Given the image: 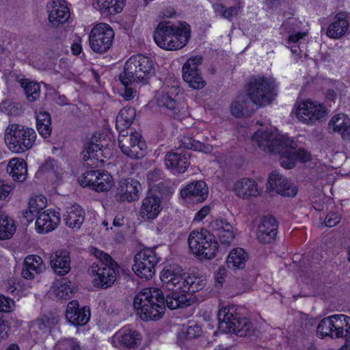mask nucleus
<instances>
[{
	"instance_id": "1",
	"label": "nucleus",
	"mask_w": 350,
	"mask_h": 350,
	"mask_svg": "<svg viewBox=\"0 0 350 350\" xmlns=\"http://www.w3.org/2000/svg\"><path fill=\"white\" fill-rule=\"evenodd\" d=\"M252 140L265 152L280 154V165L285 169H292L299 160L307 162L310 154L304 149H298L297 144L287 136L281 135L276 129L257 131Z\"/></svg>"
},
{
	"instance_id": "2",
	"label": "nucleus",
	"mask_w": 350,
	"mask_h": 350,
	"mask_svg": "<svg viewBox=\"0 0 350 350\" xmlns=\"http://www.w3.org/2000/svg\"><path fill=\"white\" fill-rule=\"evenodd\" d=\"M133 307L143 321H157L165 313L164 295L159 288H145L133 299Z\"/></svg>"
},
{
	"instance_id": "3",
	"label": "nucleus",
	"mask_w": 350,
	"mask_h": 350,
	"mask_svg": "<svg viewBox=\"0 0 350 350\" xmlns=\"http://www.w3.org/2000/svg\"><path fill=\"white\" fill-rule=\"evenodd\" d=\"M219 328L225 333H232L239 337L251 336L254 332L252 323L237 312L234 307H225L218 312Z\"/></svg>"
},
{
	"instance_id": "4",
	"label": "nucleus",
	"mask_w": 350,
	"mask_h": 350,
	"mask_svg": "<svg viewBox=\"0 0 350 350\" xmlns=\"http://www.w3.org/2000/svg\"><path fill=\"white\" fill-rule=\"evenodd\" d=\"M95 256L99 259L92 264L91 273L95 276V286L107 288L111 286L116 280L118 265L107 253L95 250Z\"/></svg>"
},
{
	"instance_id": "5",
	"label": "nucleus",
	"mask_w": 350,
	"mask_h": 350,
	"mask_svg": "<svg viewBox=\"0 0 350 350\" xmlns=\"http://www.w3.org/2000/svg\"><path fill=\"white\" fill-rule=\"evenodd\" d=\"M187 241L189 250L201 259L213 258L218 250L215 235L206 229L191 231Z\"/></svg>"
},
{
	"instance_id": "6",
	"label": "nucleus",
	"mask_w": 350,
	"mask_h": 350,
	"mask_svg": "<svg viewBox=\"0 0 350 350\" xmlns=\"http://www.w3.org/2000/svg\"><path fill=\"white\" fill-rule=\"evenodd\" d=\"M36 139V131L29 127L12 124L5 131V140L10 150L22 153L31 148Z\"/></svg>"
},
{
	"instance_id": "7",
	"label": "nucleus",
	"mask_w": 350,
	"mask_h": 350,
	"mask_svg": "<svg viewBox=\"0 0 350 350\" xmlns=\"http://www.w3.org/2000/svg\"><path fill=\"white\" fill-rule=\"evenodd\" d=\"M275 80L271 77L253 76L246 86L247 96L259 106L269 104L275 96Z\"/></svg>"
},
{
	"instance_id": "8",
	"label": "nucleus",
	"mask_w": 350,
	"mask_h": 350,
	"mask_svg": "<svg viewBox=\"0 0 350 350\" xmlns=\"http://www.w3.org/2000/svg\"><path fill=\"white\" fill-rule=\"evenodd\" d=\"M118 145L122 152L131 159L143 157L146 148L142 135L133 129L120 131Z\"/></svg>"
},
{
	"instance_id": "9",
	"label": "nucleus",
	"mask_w": 350,
	"mask_h": 350,
	"mask_svg": "<svg viewBox=\"0 0 350 350\" xmlns=\"http://www.w3.org/2000/svg\"><path fill=\"white\" fill-rule=\"evenodd\" d=\"M159 261L154 250L146 248L135 254L132 270L140 278L150 280L154 275L155 266Z\"/></svg>"
},
{
	"instance_id": "10",
	"label": "nucleus",
	"mask_w": 350,
	"mask_h": 350,
	"mask_svg": "<svg viewBox=\"0 0 350 350\" xmlns=\"http://www.w3.org/2000/svg\"><path fill=\"white\" fill-rule=\"evenodd\" d=\"M114 31L109 25L100 23L96 25L89 34V45L97 53L107 52L112 46Z\"/></svg>"
},
{
	"instance_id": "11",
	"label": "nucleus",
	"mask_w": 350,
	"mask_h": 350,
	"mask_svg": "<svg viewBox=\"0 0 350 350\" xmlns=\"http://www.w3.org/2000/svg\"><path fill=\"white\" fill-rule=\"evenodd\" d=\"M82 187H91L96 191L110 189L113 184L111 175L106 171L90 170L84 172L79 178Z\"/></svg>"
},
{
	"instance_id": "12",
	"label": "nucleus",
	"mask_w": 350,
	"mask_h": 350,
	"mask_svg": "<svg viewBox=\"0 0 350 350\" xmlns=\"http://www.w3.org/2000/svg\"><path fill=\"white\" fill-rule=\"evenodd\" d=\"M202 62L201 56H195L188 59L183 66V78L193 89H202L206 84L199 68Z\"/></svg>"
},
{
	"instance_id": "13",
	"label": "nucleus",
	"mask_w": 350,
	"mask_h": 350,
	"mask_svg": "<svg viewBox=\"0 0 350 350\" xmlns=\"http://www.w3.org/2000/svg\"><path fill=\"white\" fill-rule=\"evenodd\" d=\"M142 186L139 181L133 178H126L119 182L116 189L115 199L120 202H131L137 200Z\"/></svg>"
},
{
	"instance_id": "14",
	"label": "nucleus",
	"mask_w": 350,
	"mask_h": 350,
	"mask_svg": "<svg viewBox=\"0 0 350 350\" xmlns=\"http://www.w3.org/2000/svg\"><path fill=\"white\" fill-rule=\"evenodd\" d=\"M208 195V186L202 180L193 181L180 191L182 198L188 203H201L206 200Z\"/></svg>"
},
{
	"instance_id": "15",
	"label": "nucleus",
	"mask_w": 350,
	"mask_h": 350,
	"mask_svg": "<svg viewBox=\"0 0 350 350\" xmlns=\"http://www.w3.org/2000/svg\"><path fill=\"white\" fill-rule=\"evenodd\" d=\"M190 154L180 148L168 152L165 157L166 167L173 173L183 174L190 165Z\"/></svg>"
},
{
	"instance_id": "16",
	"label": "nucleus",
	"mask_w": 350,
	"mask_h": 350,
	"mask_svg": "<svg viewBox=\"0 0 350 350\" xmlns=\"http://www.w3.org/2000/svg\"><path fill=\"white\" fill-rule=\"evenodd\" d=\"M326 115L325 109L319 104L306 100L297 109V117L302 122L312 124Z\"/></svg>"
},
{
	"instance_id": "17",
	"label": "nucleus",
	"mask_w": 350,
	"mask_h": 350,
	"mask_svg": "<svg viewBox=\"0 0 350 350\" xmlns=\"http://www.w3.org/2000/svg\"><path fill=\"white\" fill-rule=\"evenodd\" d=\"M142 338L138 332L124 327L113 335L111 342L118 348L136 349L141 344Z\"/></svg>"
},
{
	"instance_id": "18",
	"label": "nucleus",
	"mask_w": 350,
	"mask_h": 350,
	"mask_svg": "<svg viewBox=\"0 0 350 350\" xmlns=\"http://www.w3.org/2000/svg\"><path fill=\"white\" fill-rule=\"evenodd\" d=\"M185 276L183 269L174 264L165 267L161 273L160 278L164 288L173 291L174 288L180 289Z\"/></svg>"
},
{
	"instance_id": "19",
	"label": "nucleus",
	"mask_w": 350,
	"mask_h": 350,
	"mask_svg": "<svg viewBox=\"0 0 350 350\" xmlns=\"http://www.w3.org/2000/svg\"><path fill=\"white\" fill-rule=\"evenodd\" d=\"M49 21L53 26L66 23L70 17V10L63 0H51L47 4Z\"/></svg>"
},
{
	"instance_id": "20",
	"label": "nucleus",
	"mask_w": 350,
	"mask_h": 350,
	"mask_svg": "<svg viewBox=\"0 0 350 350\" xmlns=\"http://www.w3.org/2000/svg\"><path fill=\"white\" fill-rule=\"evenodd\" d=\"M268 183L271 190L282 196L293 197L297 194V187L276 171L269 174Z\"/></svg>"
},
{
	"instance_id": "21",
	"label": "nucleus",
	"mask_w": 350,
	"mask_h": 350,
	"mask_svg": "<svg viewBox=\"0 0 350 350\" xmlns=\"http://www.w3.org/2000/svg\"><path fill=\"white\" fill-rule=\"evenodd\" d=\"M278 233V222L272 216L263 217L258 226L257 239L262 243H271Z\"/></svg>"
},
{
	"instance_id": "22",
	"label": "nucleus",
	"mask_w": 350,
	"mask_h": 350,
	"mask_svg": "<svg viewBox=\"0 0 350 350\" xmlns=\"http://www.w3.org/2000/svg\"><path fill=\"white\" fill-rule=\"evenodd\" d=\"M66 317L74 325H83L90 320V310L87 306L80 308L79 302L73 300L67 306Z\"/></svg>"
},
{
	"instance_id": "23",
	"label": "nucleus",
	"mask_w": 350,
	"mask_h": 350,
	"mask_svg": "<svg viewBox=\"0 0 350 350\" xmlns=\"http://www.w3.org/2000/svg\"><path fill=\"white\" fill-rule=\"evenodd\" d=\"M211 230L218 237L221 244L228 245L234 239L232 224L225 219H216L210 223Z\"/></svg>"
},
{
	"instance_id": "24",
	"label": "nucleus",
	"mask_w": 350,
	"mask_h": 350,
	"mask_svg": "<svg viewBox=\"0 0 350 350\" xmlns=\"http://www.w3.org/2000/svg\"><path fill=\"white\" fill-rule=\"evenodd\" d=\"M162 210L160 197L154 194L148 195L142 202L140 216L146 220L154 219Z\"/></svg>"
},
{
	"instance_id": "25",
	"label": "nucleus",
	"mask_w": 350,
	"mask_h": 350,
	"mask_svg": "<svg viewBox=\"0 0 350 350\" xmlns=\"http://www.w3.org/2000/svg\"><path fill=\"white\" fill-rule=\"evenodd\" d=\"M60 222V213L58 211L48 209L37 216L36 226L40 233L52 231Z\"/></svg>"
},
{
	"instance_id": "26",
	"label": "nucleus",
	"mask_w": 350,
	"mask_h": 350,
	"mask_svg": "<svg viewBox=\"0 0 350 350\" xmlns=\"http://www.w3.org/2000/svg\"><path fill=\"white\" fill-rule=\"evenodd\" d=\"M177 30H178L177 24L170 21L160 22L156 27L153 36L156 44L164 49L167 43L172 39L173 33Z\"/></svg>"
},
{
	"instance_id": "27",
	"label": "nucleus",
	"mask_w": 350,
	"mask_h": 350,
	"mask_svg": "<svg viewBox=\"0 0 350 350\" xmlns=\"http://www.w3.org/2000/svg\"><path fill=\"white\" fill-rule=\"evenodd\" d=\"M177 30H178L177 24L170 21L160 22L156 27L153 36L156 44L164 49L167 43L172 39L173 33Z\"/></svg>"
},
{
	"instance_id": "28",
	"label": "nucleus",
	"mask_w": 350,
	"mask_h": 350,
	"mask_svg": "<svg viewBox=\"0 0 350 350\" xmlns=\"http://www.w3.org/2000/svg\"><path fill=\"white\" fill-rule=\"evenodd\" d=\"M178 30L173 33L172 37L167 43L164 49L173 51L178 50L185 46L191 36L190 26L186 23H177Z\"/></svg>"
},
{
	"instance_id": "29",
	"label": "nucleus",
	"mask_w": 350,
	"mask_h": 350,
	"mask_svg": "<svg viewBox=\"0 0 350 350\" xmlns=\"http://www.w3.org/2000/svg\"><path fill=\"white\" fill-rule=\"evenodd\" d=\"M158 105L167 110L169 116L174 118H181L187 116V111L185 105L177 103L168 93L163 94L158 98Z\"/></svg>"
},
{
	"instance_id": "30",
	"label": "nucleus",
	"mask_w": 350,
	"mask_h": 350,
	"mask_svg": "<svg viewBox=\"0 0 350 350\" xmlns=\"http://www.w3.org/2000/svg\"><path fill=\"white\" fill-rule=\"evenodd\" d=\"M44 270L45 265L40 256L29 255L24 260L21 275L25 279L31 280Z\"/></svg>"
},
{
	"instance_id": "31",
	"label": "nucleus",
	"mask_w": 350,
	"mask_h": 350,
	"mask_svg": "<svg viewBox=\"0 0 350 350\" xmlns=\"http://www.w3.org/2000/svg\"><path fill=\"white\" fill-rule=\"evenodd\" d=\"M232 190L238 197L245 199L258 196L260 193L256 181L247 178H243L236 181Z\"/></svg>"
},
{
	"instance_id": "32",
	"label": "nucleus",
	"mask_w": 350,
	"mask_h": 350,
	"mask_svg": "<svg viewBox=\"0 0 350 350\" xmlns=\"http://www.w3.org/2000/svg\"><path fill=\"white\" fill-rule=\"evenodd\" d=\"M51 266L59 275H64L70 271V252L67 250H58L50 256Z\"/></svg>"
},
{
	"instance_id": "33",
	"label": "nucleus",
	"mask_w": 350,
	"mask_h": 350,
	"mask_svg": "<svg viewBox=\"0 0 350 350\" xmlns=\"http://www.w3.org/2000/svg\"><path fill=\"white\" fill-rule=\"evenodd\" d=\"M139 65L137 55L131 57L125 63L124 71L119 79L123 85L139 82Z\"/></svg>"
},
{
	"instance_id": "34",
	"label": "nucleus",
	"mask_w": 350,
	"mask_h": 350,
	"mask_svg": "<svg viewBox=\"0 0 350 350\" xmlns=\"http://www.w3.org/2000/svg\"><path fill=\"white\" fill-rule=\"evenodd\" d=\"M328 128L333 132L340 133L344 139L350 137V119L345 113L334 116L329 122Z\"/></svg>"
},
{
	"instance_id": "35",
	"label": "nucleus",
	"mask_w": 350,
	"mask_h": 350,
	"mask_svg": "<svg viewBox=\"0 0 350 350\" xmlns=\"http://www.w3.org/2000/svg\"><path fill=\"white\" fill-rule=\"evenodd\" d=\"M349 29V22L344 14L336 15L334 21L327 29V36L331 38H340L345 34Z\"/></svg>"
},
{
	"instance_id": "36",
	"label": "nucleus",
	"mask_w": 350,
	"mask_h": 350,
	"mask_svg": "<svg viewBox=\"0 0 350 350\" xmlns=\"http://www.w3.org/2000/svg\"><path fill=\"white\" fill-rule=\"evenodd\" d=\"M332 326L331 329L332 338H342L345 333H350V317L345 314L332 315Z\"/></svg>"
},
{
	"instance_id": "37",
	"label": "nucleus",
	"mask_w": 350,
	"mask_h": 350,
	"mask_svg": "<svg viewBox=\"0 0 350 350\" xmlns=\"http://www.w3.org/2000/svg\"><path fill=\"white\" fill-rule=\"evenodd\" d=\"M62 169L53 159H48L39 168L38 174L42 178L51 182L59 180L62 174Z\"/></svg>"
},
{
	"instance_id": "38",
	"label": "nucleus",
	"mask_w": 350,
	"mask_h": 350,
	"mask_svg": "<svg viewBox=\"0 0 350 350\" xmlns=\"http://www.w3.org/2000/svg\"><path fill=\"white\" fill-rule=\"evenodd\" d=\"M103 151L99 145L90 143L85 145L83 152V159L86 162L87 165L98 166L99 163L105 162Z\"/></svg>"
},
{
	"instance_id": "39",
	"label": "nucleus",
	"mask_w": 350,
	"mask_h": 350,
	"mask_svg": "<svg viewBox=\"0 0 350 350\" xmlns=\"http://www.w3.org/2000/svg\"><path fill=\"white\" fill-rule=\"evenodd\" d=\"M301 23L295 18L291 17L287 18L281 27L282 29L286 30L289 33L288 44H297L305 36L306 33L298 31L301 28Z\"/></svg>"
},
{
	"instance_id": "40",
	"label": "nucleus",
	"mask_w": 350,
	"mask_h": 350,
	"mask_svg": "<svg viewBox=\"0 0 350 350\" xmlns=\"http://www.w3.org/2000/svg\"><path fill=\"white\" fill-rule=\"evenodd\" d=\"M85 219L83 209L77 204L67 208V215H64L66 225L71 228L79 229Z\"/></svg>"
},
{
	"instance_id": "41",
	"label": "nucleus",
	"mask_w": 350,
	"mask_h": 350,
	"mask_svg": "<svg viewBox=\"0 0 350 350\" xmlns=\"http://www.w3.org/2000/svg\"><path fill=\"white\" fill-rule=\"evenodd\" d=\"M7 172L14 180L22 183L27 177V163L23 159H12L8 164Z\"/></svg>"
},
{
	"instance_id": "42",
	"label": "nucleus",
	"mask_w": 350,
	"mask_h": 350,
	"mask_svg": "<svg viewBox=\"0 0 350 350\" xmlns=\"http://www.w3.org/2000/svg\"><path fill=\"white\" fill-rule=\"evenodd\" d=\"M46 206V199L42 195L32 197L29 201L28 209L23 213V216L28 222L32 221L36 216L42 213Z\"/></svg>"
},
{
	"instance_id": "43",
	"label": "nucleus",
	"mask_w": 350,
	"mask_h": 350,
	"mask_svg": "<svg viewBox=\"0 0 350 350\" xmlns=\"http://www.w3.org/2000/svg\"><path fill=\"white\" fill-rule=\"evenodd\" d=\"M174 288L172 293L164 298L165 305L170 310H175L179 308H184L191 304V297H187V294L180 293Z\"/></svg>"
},
{
	"instance_id": "44",
	"label": "nucleus",
	"mask_w": 350,
	"mask_h": 350,
	"mask_svg": "<svg viewBox=\"0 0 350 350\" xmlns=\"http://www.w3.org/2000/svg\"><path fill=\"white\" fill-rule=\"evenodd\" d=\"M206 286V280L194 275H185L182 286L179 288L183 293H195L203 289Z\"/></svg>"
},
{
	"instance_id": "45",
	"label": "nucleus",
	"mask_w": 350,
	"mask_h": 350,
	"mask_svg": "<svg viewBox=\"0 0 350 350\" xmlns=\"http://www.w3.org/2000/svg\"><path fill=\"white\" fill-rule=\"evenodd\" d=\"M126 0H97V6L102 14L107 16L120 13L125 4Z\"/></svg>"
},
{
	"instance_id": "46",
	"label": "nucleus",
	"mask_w": 350,
	"mask_h": 350,
	"mask_svg": "<svg viewBox=\"0 0 350 350\" xmlns=\"http://www.w3.org/2000/svg\"><path fill=\"white\" fill-rule=\"evenodd\" d=\"M247 259L245 251L240 247L233 249L228 256L226 263L230 269H243Z\"/></svg>"
},
{
	"instance_id": "47",
	"label": "nucleus",
	"mask_w": 350,
	"mask_h": 350,
	"mask_svg": "<svg viewBox=\"0 0 350 350\" xmlns=\"http://www.w3.org/2000/svg\"><path fill=\"white\" fill-rule=\"evenodd\" d=\"M135 117V111L131 107H124L119 112L116 121V129L119 131H129V126Z\"/></svg>"
},
{
	"instance_id": "48",
	"label": "nucleus",
	"mask_w": 350,
	"mask_h": 350,
	"mask_svg": "<svg viewBox=\"0 0 350 350\" xmlns=\"http://www.w3.org/2000/svg\"><path fill=\"white\" fill-rule=\"evenodd\" d=\"M139 65V82L146 83L154 73L152 61L148 57L137 55Z\"/></svg>"
},
{
	"instance_id": "49",
	"label": "nucleus",
	"mask_w": 350,
	"mask_h": 350,
	"mask_svg": "<svg viewBox=\"0 0 350 350\" xmlns=\"http://www.w3.org/2000/svg\"><path fill=\"white\" fill-rule=\"evenodd\" d=\"M37 129L44 137H48L51 134V118L49 113L40 111L36 116Z\"/></svg>"
},
{
	"instance_id": "50",
	"label": "nucleus",
	"mask_w": 350,
	"mask_h": 350,
	"mask_svg": "<svg viewBox=\"0 0 350 350\" xmlns=\"http://www.w3.org/2000/svg\"><path fill=\"white\" fill-rule=\"evenodd\" d=\"M16 228L12 219L4 213L0 212V240L11 238Z\"/></svg>"
},
{
	"instance_id": "51",
	"label": "nucleus",
	"mask_w": 350,
	"mask_h": 350,
	"mask_svg": "<svg viewBox=\"0 0 350 350\" xmlns=\"http://www.w3.org/2000/svg\"><path fill=\"white\" fill-rule=\"evenodd\" d=\"M202 334V328L196 323H191L187 327L185 331H183L178 335V343L180 347L193 338L200 336Z\"/></svg>"
},
{
	"instance_id": "52",
	"label": "nucleus",
	"mask_w": 350,
	"mask_h": 350,
	"mask_svg": "<svg viewBox=\"0 0 350 350\" xmlns=\"http://www.w3.org/2000/svg\"><path fill=\"white\" fill-rule=\"evenodd\" d=\"M213 8L216 16L229 21L237 16L240 11L239 5L226 7L221 3L213 4Z\"/></svg>"
},
{
	"instance_id": "53",
	"label": "nucleus",
	"mask_w": 350,
	"mask_h": 350,
	"mask_svg": "<svg viewBox=\"0 0 350 350\" xmlns=\"http://www.w3.org/2000/svg\"><path fill=\"white\" fill-rule=\"evenodd\" d=\"M251 102L252 100L247 95L238 96L231 105L230 111L232 114L237 118H241L244 115V111H247Z\"/></svg>"
},
{
	"instance_id": "54",
	"label": "nucleus",
	"mask_w": 350,
	"mask_h": 350,
	"mask_svg": "<svg viewBox=\"0 0 350 350\" xmlns=\"http://www.w3.org/2000/svg\"><path fill=\"white\" fill-rule=\"evenodd\" d=\"M49 318L46 316H42L33 321L30 326V332L35 335L37 338L42 336L47 331Z\"/></svg>"
},
{
	"instance_id": "55",
	"label": "nucleus",
	"mask_w": 350,
	"mask_h": 350,
	"mask_svg": "<svg viewBox=\"0 0 350 350\" xmlns=\"http://www.w3.org/2000/svg\"><path fill=\"white\" fill-rule=\"evenodd\" d=\"M182 144L187 149L198 150L205 153L212 151V146L209 144H204L189 137H184L182 139Z\"/></svg>"
},
{
	"instance_id": "56",
	"label": "nucleus",
	"mask_w": 350,
	"mask_h": 350,
	"mask_svg": "<svg viewBox=\"0 0 350 350\" xmlns=\"http://www.w3.org/2000/svg\"><path fill=\"white\" fill-rule=\"evenodd\" d=\"M21 85L29 101L33 102L40 97V89L38 83L25 80Z\"/></svg>"
},
{
	"instance_id": "57",
	"label": "nucleus",
	"mask_w": 350,
	"mask_h": 350,
	"mask_svg": "<svg viewBox=\"0 0 350 350\" xmlns=\"http://www.w3.org/2000/svg\"><path fill=\"white\" fill-rule=\"evenodd\" d=\"M75 291V288L73 284L68 281V282H62L55 292L57 297L61 299L67 300L71 298Z\"/></svg>"
},
{
	"instance_id": "58",
	"label": "nucleus",
	"mask_w": 350,
	"mask_h": 350,
	"mask_svg": "<svg viewBox=\"0 0 350 350\" xmlns=\"http://www.w3.org/2000/svg\"><path fill=\"white\" fill-rule=\"evenodd\" d=\"M55 349V350H81L79 342L74 338H64L59 340Z\"/></svg>"
},
{
	"instance_id": "59",
	"label": "nucleus",
	"mask_w": 350,
	"mask_h": 350,
	"mask_svg": "<svg viewBox=\"0 0 350 350\" xmlns=\"http://www.w3.org/2000/svg\"><path fill=\"white\" fill-rule=\"evenodd\" d=\"M331 325L332 326V316L323 319L318 324L317 328V334L323 336H329L332 334Z\"/></svg>"
},
{
	"instance_id": "60",
	"label": "nucleus",
	"mask_w": 350,
	"mask_h": 350,
	"mask_svg": "<svg viewBox=\"0 0 350 350\" xmlns=\"http://www.w3.org/2000/svg\"><path fill=\"white\" fill-rule=\"evenodd\" d=\"M147 180L150 185L153 186L161 184L163 180L162 172L158 169L149 172L147 174Z\"/></svg>"
},
{
	"instance_id": "61",
	"label": "nucleus",
	"mask_w": 350,
	"mask_h": 350,
	"mask_svg": "<svg viewBox=\"0 0 350 350\" xmlns=\"http://www.w3.org/2000/svg\"><path fill=\"white\" fill-rule=\"evenodd\" d=\"M14 307V302L12 299L3 295H0V312H10Z\"/></svg>"
},
{
	"instance_id": "62",
	"label": "nucleus",
	"mask_w": 350,
	"mask_h": 350,
	"mask_svg": "<svg viewBox=\"0 0 350 350\" xmlns=\"http://www.w3.org/2000/svg\"><path fill=\"white\" fill-rule=\"evenodd\" d=\"M340 215L337 213H329L325 219V224L327 227H334L336 226L340 221Z\"/></svg>"
},
{
	"instance_id": "63",
	"label": "nucleus",
	"mask_w": 350,
	"mask_h": 350,
	"mask_svg": "<svg viewBox=\"0 0 350 350\" xmlns=\"http://www.w3.org/2000/svg\"><path fill=\"white\" fill-rule=\"evenodd\" d=\"M211 208L208 205L204 206L196 214L194 221H201L210 212Z\"/></svg>"
},
{
	"instance_id": "64",
	"label": "nucleus",
	"mask_w": 350,
	"mask_h": 350,
	"mask_svg": "<svg viewBox=\"0 0 350 350\" xmlns=\"http://www.w3.org/2000/svg\"><path fill=\"white\" fill-rule=\"evenodd\" d=\"M226 269L224 267H219L215 273V281L218 287L221 286L226 275Z\"/></svg>"
}]
</instances>
